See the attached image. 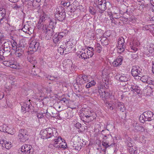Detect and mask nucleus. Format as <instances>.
Instances as JSON below:
<instances>
[{
	"label": "nucleus",
	"instance_id": "1",
	"mask_svg": "<svg viewBox=\"0 0 154 154\" xmlns=\"http://www.w3.org/2000/svg\"><path fill=\"white\" fill-rule=\"evenodd\" d=\"M79 115L81 120L86 123L93 121L96 118L95 113L88 109H85L84 111L82 110Z\"/></svg>",
	"mask_w": 154,
	"mask_h": 154
},
{
	"label": "nucleus",
	"instance_id": "2",
	"mask_svg": "<svg viewBox=\"0 0 154 154\" xmlns=\"http://www.w3.org/2000/svg\"><path fill=\"white\" fill-rule=\"evenodd\" d=\"M55 18L58 20L62 21L65 19V12L63 8L61 7L57 8L55 14Z\"/></svg>",
	"mask_w": 154,
	"mask_h": 154
},
{
	"label": "nucleus",
	"instance_id": "3",
	"mask_svg": "<svg viewBox=\"0 0 154 154\" xmlns=\"http://www.w3.org/2000/svg\"><path fill=\"white\" fill-rule=\"evenodd\" d=\"M142 71V69L139 66H133L132 68L131 74L135 79H138L140 78V75H143Z\"/></svg>",
	"mask_w": 154,
	"mask_h": 154
},
{
	"label": "nucleus",
	"instance_id": "4",
	"mask_svg": "<svg viewBox=\"0 0 154 154\" xmlns=\"http://www.w3.org/2000/svg\"><path fill=\"white\" fill-rule=\"evenodd\" d=\"M39 43L35 40H33L30 43L28 48V54H33L38 49Z\"/></svg>",
	"mask_w": 154,
	"mask_h": 154
},
{
	"label": "nucleus",
	"instance_id": "5",
	"mask_svg": "<svg viewBox=\"0 0 154 154\" xmlns=\"http://www.w3.org/2000/svg\"><path fill=\"white\" fill-rule=\"evenodd\" d=\"M39 29L44 31L45 32V36L47 39H50L54 33V29L47 28L46 25H43L41 28Z\"/></svg>",
	"mask_w": 154,
	"mask_h": 154
},
{
	"label": "nucleus",
	"instance_id": "6",
	"mask_svg": "<svg viewBox=\"0 0 154 154\" xmlns=\"http://www.w3.org/2000/svg\"><path fill=\"white\" fill-rule=\"evenodd\" d=\"M28 133L26 130L20 129L19 131L18 137L21 141L24 142L28 140Z\"/></svg>",
	"mask_w": 154,
	"mask_h": 154
},
{
	"label": "nucleus",
	"instance_id": "7",
	"mask_svg": "<svg viewBox=\"0 0 154 154\" xmlns=\"http://www.w3.org/2000/svg\"><path fill=\"white\" fill-rule=\"evenodd\" d=\"M86 145V142H85L83 139H80L78 142H74L72 145L71 148L72 149H75L79 151L82 146H85Z\"/></svg>",
	"mask_w": 154,
	"mask_h": 154
},
{
	"label": "nucleus",
	"instance_id": "8",
	"mask_svg": "<svg viewBox=\"0 0 154 154\" xmlns=\"http://www.w3.org/2000/svg\"><path fill=\"white\" fill-rule=\"evenodd\" d=\"M46 111V114L48 115V113L52 117L58 118V117H59V118H61L60 116L59 112L54 107H50Z\"/></svg>",
	"mask_w": 154,
	"mask_h": 154
},
{
	"label": "nucleus",
	"instance_id": "9",
	"mask_svg": "<svg viewBox=\"0 0 154 154\" xmlns=\"http://www.w3.org/2000/svg\"><path fill=\"white\" fill-rule=\"evenodd\" d=\"M32 151V146L30 145H24L21 148V154H31V152Z\"/></svg>",
	"mask_w": 154,
	"mask_h": 154
},
{
	"label": "nucleus",
	"instance_id": "10",
	"mask_svg": "<svg viewBox=\"0 0 154 154\" xmlns=\"http://www.w3.org/2000/svg\"><path fill=\"white\" fill-rule=\"evenodd\" d=\"M125 42V41L123 37H121L119 38L117 46L118 52L121 53L124 51L125 48V45H124Z\"/></svg>",
	"mask_w": 154,
	"mask_h": 154
},
{
	"label": "nucleus",
	"instance_id": "11",
	"mask_svg": "<svg viewBox=\"0 0 154 154\" xmlns=\"http://www.w3.org/2000/svg\"><path fill=\"white\" fill-rule=\"evenodd\" d=\"M76 81L78 85H83L89 82L88 76L86 75L82 76L80 75L76 77Z\"/></svg>",
	"mask_w": 154,
	"mask_h": 154
},
{
	"label": "nucleus",
	"instance_id": "12",
	"mask_svg": "<svg viewBox=\"0 0 154 154\" xmlns=\"http://www.w3.org/2000/svg\"><path fill=\"white\" fill-rule=\"evenodd\" d=\"M94 3L98 8L102 11H105L106 9V2L105 1L101 2V0L94 1Z\"/></svg>",
	"mask_w": 154,
	"mask_h": 154
},
{
	"label": "nucleus",
	"instance_id": "13",
	"mask_svg": "<svg viewBox=\"0 0 154 154\" xmlns=\"http://www.w3.org/2000/svg\"><path fill=\"white\" fill-rule=\"evenodd\" d=\"M49 19L46 14L44 13H43L41 16L40 18L38 24V29L41 28L42 26L44 25L42 23L43 22L45 21H47Z\"/></svg>",
	"mask_w": 154,
	"mask_h": 154
},
{
	"label": "nucleus",
	"instance_id": "14",
	"mask_svg": "<svg viewBox=\"0 0 154 154\" xmlns=\"http://www.w3.org/2000/svg\"><path fill=\"white\" fill-rule=\"evenodd\" d=\"M30 100L27 102L23 103L21 106V111L22 112L25 113L28 112L31 110V105L30 104Z\"/></svg>",
	"mask_w": 154,
	"mask_h": 154
},
{
	"label": "nucleus",
	"instance_id": "15",
	"mask_svg": "<svg viewBox=\"0 0 154 154\" xmlns=\"http://www.w3.org/2000/svg\"><path fill=\"white\" fill-rule=\"evenodd\" d=\"M6 9L4 7L0 8V24L4 23V20H6Z\"/></svg>",
	"mask_w": 154,
	"mask_h": 154
},
{
	"label": "nucleus",
	"instance_id": "16",
	"mask_svg": "<svg viewBox=\"0 0 154 154\" xmlns=\"http://www.w3.org/2000/svg\"><path fill=\"white\" fill-rule=\"evenodd\" d=\"M129 89L132 92L134 93L136 92L137 94L140 93L141 91L140 87L133 82L131 83V85H129Z\"/></svg>",
	"mask_w": 154,
	"mask_h": 154
},
{
	"label": "nucleus",
	"instance_id": "17",
	"mask_svg": "<svg viewBox=\"0 0 154 154\" xmlns=\"http://www.w3.org/2000/svg\"><path fill=\"white\" fill-rule=\"evenodd\" d=\"M46 130L47 132L48 136H51L50 138L53 137H56L58 135V134L55 128H47Z\"/></svg>",
	"mask_w": 154,
	"mask_h": 154
},
{
	"label": "nucleus",
	"instance_id": "18",
	"mask_svg": "<svg viewBox=\"0 0 154 154\" xmlns=\"http://www.w3.org/2000/svg\"><path fill=\"white\" fill-rule=\"evenodd\" d=\"M143 113L144 116L146 118V120L149 121L154 120V114L152 112L148 111Z\"/></svg>",
	"mask_w": 154,
	"mask_h": 154
},
{
	"label": "nucleus",
	"instance_id": "19",
	"mask_svg": "<svg viewBox=\"0 0 154 154\" xmlns=\"http://www.w3.org/2000/svg\"><path fill=\"white\" fill-rule=\"evenodd\" d=\"M123 57L121 56H119L112 63L114 66L117 67L120 65L122 63Z\"/></svg>",
	"mask_w": 154,
	"mask_h": 154
},
{
	"label": "nucleus",
	"instance_id": "20",
	"mask_svg": "<svg viewBox=\"0 0 154 154\" xmlns=\"http://www.w3.org/2000/svg\"><path fill=\"white\" fill-rule=\"evenodd\" d=\"M115 78L116 79L119 80L120 82H125L127 81L128 79L127 76L124 74L121 75H116L115 76Z\"/></svg>",
	"mask_w": 154,
	"mask_h": 154
},
{
	"label": "nucleus",
	"instance_id": "21",
	"mask_svg": "<svg viewBox=\"0 0 154 154\" xmlns=\"http://www.w3.org/2000/svg\"><path fill=\"white\" fill-rule=\"evenodd\" d=\"M48 21L49 22V23L48 25L47 26V27L54 29L56 23V20L54 19H48Z\"/></svg>",
	"mask_w": 154,
	"mask_h": 154
},
{
	"label": "nucleus",
	"instance_id": "22",
	"mask_svg": "<svg viewBox=\"0 0 154 154\" xmlns=\"http://www.w3.org/2000/svg\"><path fill=\"white\" fill-rule=\"evenodd\" d=\"M9 129H10L9 128V127L5 125H3L0 126V129H1V130H2V131L4 132H6L9 134H14V132H11L10 131V130H9Z\"/></svg>",
	"mask_w": 154,
	"mask_h": 154
},
{
	"label": "nucleus",
	"instance_id": "23",
	"mask_svg": "<svg viewBox=\"0 0 154 154\" xmlns=\"http://www.w3.org/2000/svg\"><path fill=\"white\" fill-rule=\"evenodd\" d=\"M63 64L66 68L70 69L72 67V63L70 59H67L64 61Z\"/></svg>",
	"mask_w": 154,
	"mask_h": 154
},
{
	"label": "nucleus",
	"instance_id": "24",
	"mask_svg": "<svg viewBox=\"0 0 154 154\" xmlns=\"http://www.w3.org/2000/svg\"><path fill=\"white\" fill-rule=\"evenodd\" d=\"M21 47H18L14 51H15V54L17 57H20L23 54L24 50Z\"/></svg>",
	"mask_w": 154,
	"mask_h": 154
},
{
	"label": "nucleus",
	"instance_id": "25",
	"mask_svg": "<svg viewBox=\"0 0 154 154\" xmlns=\"http://www.w3.org/2000/svg\"><path fill=\"white\" fill-rule=\"evenodd\" d=\"M117 106H116V107L120 110L122 112H124L125 109V108L124 105V104L120 102H117L116 103Z\"/></svg>",
	"mask_w": 154,
	"mask_h": 154
},
{
	"label": "nucleus",
	"instance_id": "26",
	"mask_svg": "<svg viewBox=\"0 0 154 154\" xmlns=\"http://www.w3.org/2000/svg\"><path fill=\"white\" fill-rule=\"evenodd\" d=\"M78 56L79 58L84 60H85L88 58V56L87 54L86 51L84 52L80 51V53L78 54Z\"/></svg>",
	"mask_w": 154,
	"mask_h": 154
},
{
	"label": "nucleus",
	"instance_id": "27",
	"mask_svg": "<svg viewBox=\"0 0 154 154\" xmlns=\"http://www.w3.org/2000/svg\"><path fill=\"white\" fill-rule=\"evenodd\" d=\"M10 43L9 42H5L2 45V47L5 51H11V48L10 47Z\"/></svg>",
	"mask_w": 154,
	"mask_h": 154
},
{
	"label": "nucleus",
	"instance_id": "28",
	"mask_svg": "<svg viewBox=\"0 0 154 154\" xmlns=\"http://www.w3.org/2000/svg\"><path fill=\"white\" fill-rule=\"evenodd\" d=\"M41 138L42 139H46L50 138V136H48V135L47 132L46 130L41 131Z\"/></svg>",
	"mask_w": 154,
	"mask_h": 154
},
{
	"label": "nucleus",
	"instance_id": "29",
	"mask_svg": "<svg viewBox=\"0 0 154 154\" xmlns=\"http://www.w3.org/2000/svg\"><path fill=\"white\" fill-rule=\"evenodd\" d=\"M102 145L106 149H107V148L109 147H113L115 146V143H112L111 142H106L102 141Z\"/></svg>",
	"mask_w": 154,
	"mask_h": 154
},
{
	"label": "nucleus",
	"instance_id": "30",
	"mask_svg": "<svg viewBox=\"0 0 154 154\" xmlns=\"http://www.w3.org/2000/svg\"><path fill=\"white\" fill-rule=\"evenodd\" d=\"M146 82L150 85L149 87L150 88L152 89L154 88V80H152V78L148 76Z\"/></svg>",
	"mask_w": 154,
	"mask_h": 154
},
{
	"label": "nucleus",
	"instance_id": "31",
	"mask_svg": "<svg viewBox=\"0 0 154 154\" xmlns=\"http://www.w3.org/2000/svg\"><path fill=\"white\" fill-rule=\"evenodd\" d=\"M134 128L137 131L143 132L144 131V128L143 127L139 125L137 123L134 124Z\"/></svg>",
	"mask_w": 154,
	"mask_h": 154
},
{
	"label": "nucleus",
	"instance_id": "32",
	"mask_svg": "<svg viewBox=\"0 0 154 154\" xmlns=\"http://www.w3.org/2000/svg\"><path fill=\"white\" fill-rule=\"evenodd\" d=\"M22 30L23 31L27 33H29V32H31L32 31V29L29 27L28 25H24Z\"/></svg>",
	"mask_w": 154,
	"mask_h": 154
},
{
	"label": "nucleus",
	"instance_id": "33",
	"mask_svg": "<svg viewBox=\"0 0 154 154\" xmlns=\"http://www.w3.org/2000/svg\"><path fill=\"white\" fill-rule=\"evenodd\" d=\"M61 38L62 37H60V36L57 35V33H56L54 35L53 37V41L55 44H57L59 42Z\"/></svg>",
	"mask_w": 154,
	"mask_h": 154
},
{
	"label": "nucleus",
	"instance_id": "34",
	"mask_svg": "<svg viewBox=\"0 0 154 154\" xmlns=\"http://www.w3.org/2000/svg\"><path fill=\"white\" fill-rule=\"evenodd\" d=\"M11 38L12 39V41H11V43L10 45H11L12 47V49L14 51L16 50V49H17V42L15 41L14 38L12 37Z\"/></svg>",
	"mask_w": 154,
	"mask_h": 154
},
{
	"label": "nucleus",
	"instance_id": "35",
	"mask_svg": "<svg viewBox=\"0 0 154 154\" xmlns=\"http://www.w3.org/2000/svg\"><path fill=\"white\" fill-rule=\"evenodd\" d=\"M62 142H60V143L56 146V147L57 148H61L65 149L67 147L66 143L64 142H63L62 140L61 141Z\"/></svg>",
	"mask_w": 154,
	"mask_h": 154
},
{
	"label": "nucleus",
	"instance_id": "36",
	"mask_svg": "<svg viewBox=\"0 0 154 154\" xmlns=\"http://www.w3.org/2000/svg\"><path fill=\"white\" fill-rule=\"evenodd\" d=\"M102 78L103 82H105V84H106V82H108L109 79V77L108 75V74H105L103 73L102 74Z\"/></svg>",
	"mask_w": 154,
	"mask_h": 154
},
{
	"label": "nucleus",
	"instance_id": "37",
	"mask_svg": "<svg viewBox=\"0 0 154 154\" xmlns=\"http://www.w3.org/2000/svg\"><path fill=\"white\" fill-rule=\"evenodd\" d=\"M100 41L102 44L103 45H106L108 44V40L106 37H103L102 38Z\"/></svg>",
	"mask_w": 154,
	"mask_h": 154
},
{
	"label": "nucleus",
	"instance_id": "38",
	"mask_svg": "<svg viewBox=\"0 0 154 154\" xmlns=\"http://www.w3.org/2000/svg\"><path fill=\"white\" fill-rule=\"evenodd\" d=\"M95 49L98 53H100L101 51L102 48L101 45L99 43H97L95 45Z\"/></svg>",
	"mask_w": 154,
	"mask_h": 154
},
{
	"label": "nucleus",
	"instance_id": "39",
	"mask_svg": "<svg viewBox=\"0 0 154 154\" xmlns=\"http://www.w3.org/2000/svg\"><path fill=\"white\" fill-rule=\"evenodd\" d=\"M60 102L63 105H66L69 103V101L66 98H63L60 100Z\"/></svg>",
	"mask_w": 154,
	"mask_h": 154
},
{
	"label": "nucleus",
	"instance_id": "40",
	"mask_svg": "<svg viewBox=\"0 0 154 154\" xmlns=\"http://www.w3.org/2000/svg\"><path fill=\"white\" fill-rule=\"evenodd\" d=\"M5 144L4 145L5 148L7 149H9L11 146V142H9L6 140H4L3 142Z\"/></svg>",
	"mask_w": 154,
	"mask_h": 154
},
{
	"label": "nucleus",
	"instance_id": "41",
	"mask_svg": "<svg viewBox=\"0 0 154 154\" xmlns=\"http://www.w3.org/2000/svg\"><path fill=\"white\" fill-rule=\"evenodd\" d=\"M88 82H89L86 85V87L87 88H89L91 86L94 85L96 84V82L94 80H92L90 82L89 81Z\"/></svg>",
	"mask_w": 154,
	"mask_h": 154
},
{
	"label": "nucleus",
	"instance_id": "42",
	"mask_svg": "<svg viewBox=\"0 0 154 154\" xmlns=\"http://www.w3.org/2000/svg\"><path fill=\"white\" fill-rule=\"evenodd\" d=\"M56 139H54V147H56V146H57L58 144V143L60 142V141L62 140V139L61 137H58L57 138V137H56Z\"/></svg>",
	"mask_w": 154,
	"mask_h": 154
},
{
	"label": "nucleus",
	"instance_id": "43",
	"mask_svg": "<svg viewBox=\"0 0 154 154\" xmlns=\"http://www.w3.org/2000/svg\"><path fill=\"white\" fill-rule=\"evenodd\" d=\"M66 47H65L64 51L65 54H67L71 51V49L69 45H66Z\"/></svg>",
	"mask_w": 154,
	"mask_h": 154
},
{
	"label": "nucleus",
	"instance_id": "44",
	"mask_svg": "<svg viewBox=\"0 0 154 154\" xmlns=\"http://www.w3.org/2000/svg\"><path fill=\"white\" fill-rule=\"evenodd\" d=\"M146 118L144 116V113L141 115L139 117V120L140 122L142 123L144 122L145 121H148V120H146Z\"/></svg>",
	"mask_w": 154,
	"mask_h": 154
},
{
	"label": "nucleus",
	"instance_id": "45",
	"mask_svg": "<svg viewBox=\"0 0 154 154\" xmlns=\"http://www.w3.org/2000/svg\"><path fill=\"white\" fill-rule=\"evenodd\" d=\"M140 76L139 79L143 82H146V81H147V79H148V76L147 75L143 76L142 75Z\"/></svg>",
	"mask_w": 154,
	"mask_h": 154
},
{
	"label": "nucleus",
	"instance_id": "46",
	"mask_svg": "<svg viewBox=\"0 0 154 154\" xmlns=\"http://www.w3.org/2000/svg\"><path fill=\"white\" fill-rule=\"evenodd\" d=\"M93 51H91L90 50L86 51L87 54V56H88V58H89V57H91L94 55V53Z\"/></svg>",
	"mask_w": 154,
	"mask_h": 154
},
{
	"label": "nucleus",
	"instance_id": "47",
	"mask_svg": "<svg viewBox=\"0 0 154 154\" xmlns=\"http://www.w3.org/2000/svg\"><path fill=\"white\" fill-rule=\"evenodd\" d=\"M128 149L129 152L131 154H134L136 151L135 147L133 146L129 148Z\"/></svg>",
	"mask_w": 154,
	"mask_h": 154
},
{
	"label": "nucleus",
	"instance_id": "48",
	"mask_svg": "<svg viewBox=\"0 0 154 154\" xmlns=\"http://www.w3.org/2000/svg\"><path fill=\"white\" fill-rule=\"evenodd\" d=\"M89 11L90 13L92 15H94L96 13V10L92 6L89 7Z\"/></svg>",
	"mask_w": 154,
	"mask_h": 154
},
{
	"label": "nucleus",
	"instance_id": "49",
	"mask_svg": "<svg viewBox=\"0 0 154 154\" xmlns=\"http://www.w3.org/2000/svg\"><path fill=\"white\" fill-rule=\"evenodd\" d=\"M28 60L30 62L32 63L33 64H34L35 63H36V62L35 60V59L33 57H32L30 58V57L28 56L27 57Z\"/></svg>",
	"mask_w": 154,
	"mask_h": 154
},
{
	"label": "nucleus",
	"instance_id": "50",
	"mask_svg": "<svg viewBox=\"0 0 154 154\" xmlns=\"http://www.w3.org/2000/svg\"><path fill=\"white\" fill-rule=\"evenodd\" d=\"M108 107L111 110H113L114 108L116 107V105L114 103H108Z\"/></svg>",
	"mask_w": 154,
	"mask_h": 154
},
{
	"label": "nucleus",
	"instance_id": "51",
	"mask_svg": "<svg viewBox=\"0 0 154 154\" xmlns=\"http://www.w3.org/2000/svg\"><path fill=\"white\" fill-rule=\"evenodd\" d=\"M79 2L76 1L75 0L72 4V5L75 9H76L79 6Z\"/></svg>",
	"mask_w": 154,
	"mask_h": 154
},
{
	"label": "nucleus",
	"instance_id": "52",
	"mask_svg": "<svg viewBox=\"0 0 154 154\" xmlns=\"http://www.w3.org/2000/svg\"><path fill=\"white\" fill-rule=\"evenodd\" d=\"M66 31L64 30L62 32H61L59 33H57V35H58L60 37H61L62 38L66 34Z\"/></svg>",
	"mask_w": 154,
	"mask_h": 154
},
{
	"label": "nucleus",
	"instance_id": "53",
	"mask_svg": "<svg viewBox=\"0 0 154 154\" xmlns=\"http://www.w3.org/2000/svg\"><path fill=\"white\" fill-rule=\"evenodd\" d=\"M99 95L100 97L103 98L105 97V91H104V90H103L102 91H98Z\"/></svg>",
	"mask_w": 154,
	"mask_h": 154
},
{
	"label": "nucleus",
	"instance_id": "54",
	"mask_svg": "<svg viewBox=\"0 0 154 154\" xmlns=\"http://www.w3.org/2000/svg\"><path fill=\"white\" fill-rule=\"evenodd\" d=\"M104 87L105 86L104 85L100 84L98 87V91L104 90Z\"/></svg>",
	"mask_w": 154,
	"mask_h": 154
},
{
	"label": "nucleus",
	"instance_id": "55",
	"mask_svg": "<svg viewBox=\"0 0 154 154\" xmlns=\"http://www.w3.org/2000/svg\"><path fill=\"white\" fill-rule=\"evenodd\" d=\"M120 15L119 14L116 13H113L112 16H113V19L114 18L118 19L120 17Z\"/></svg>",
	"mask_w": 154,
	"mask_h": 154
},
{
	"label": "nucleus",
	"instance_id": "56",
	"mask_svg": "<svg viewBox=\"0 0 154 154\" xmlns=\"http://www.w3.org/2000/svg\"><path fill=\"white\" fill-rule=\"evenodd\" d=\"M61 4L63 5L64 7H69V6L70 3L69 2H61Z\"/></svg>",
	"mask_w": 154,
	"mask_h": 154
},
{
	"label": "nucleus",
	"instance_id": "57",
	"mask_svg": "<svg viewBox=\"0 0 154 154\" xmlns=\"http://www.w3.org/2000/svg\"><path fill=\"white\" fill-rule=\"evenodd\" d=\"M58 50V52H60V53L61 54H63L64 53H65V50L64 49V48H59Z\"/></svg>",
	"mask_w": 154,
	"mask_h": 154
},
{
	"label": "nucleus",
	"instance_id": "58",
	"mask_svg": "<svg viewBox=\"0 0 154 154\" xmlns=\"http://www.w3.org/2000/svg\"><path fill=\"white\" fill-rule=\"evenodd\" d=\"M11 62L10 61H5L3 62V64L7 66L10 67L11 65Z\"/></svg>",
	"mask_w": 154,
	"mask_h": 154
},
{
	"label": "nucleus",
	"instance_id": "59",
	"mask_svg": "<svg viewBox=\"0 0 154 154\" xmlns=\"http://www.w3.org/2000/svg\"><path fill=\"white\" fill-rule=\"evenodd\" d=\"M10 67L12 68L15 69H17V65L12 62H11V65H10Z\"/></svg>",
	"mask_w": 154,
	"mask_h": 154
},
{
	"label": "nucleus",
	"instance_id": "60",
	"mask_svg": "<svg viewBox=\"0 0 154 154\" xmlns=\"http://www.w3.org/2000/svg\"><path fill=\"white\" fill-rule=\"evenodd\" d=\"M66 44H67V45H69L71 49L74 47L73 44L70 42H68Z\"/></svg>",
	"mask_w": 154,
	"mask_h": 154
},
{
	"label": "nucleus",
	"instance_id": "61",
	"mask_svg": "<svg viewBox=\"0 0 154 154\" xmlns=\"http://www.w3.org/2000/svg\"><path fill=\"white\" fill-rule=\"evenodd\" d=\"M75 126L76 128H77L80 129V128H81V125L78 122L75 124Z\"/></svg>",
	"mask_w": 154,
	"mask_h": 154
},
{
	"label": "nucleus",
	"instance_id": "62",
	"mask_svg": "<svg viewBox=\"0 0 154 154\" xmlns=\"http://www.w3.org/2000/svg\"><path fill=\"white\" fill-rule=\"evenodd\" d=\"M131 49L132 50L131 52H135L137 50V48L135 47H134V46H131Z\"/></svg>",
	"mask_w": 154,
	"mask_h": 154
},
{
	"label": "nucleus",
	"instance_id": "63",
	"mask_svg": "<svg viewBox=\"0 0 154 154\" xmlns=\"http://www.w3.org/2000/svg\"><path fill=\"white\" fill-rule=\"evenodd\" d=\"M37 116L38 119H42L43 117V114L40 113H37Z\"/></svg>",
	"mask_w": 154,
	"mask_h": 154
},
{
	"label": "nucleus",
	"instance_id": "64",
	"mask_svg": "<svg viewBox=\"0 0 154 154\" xmlns=\"http://www.w3.org/2000/svg\"><path fill=\"white\" fill-rule=\"evenodd\" d=\"M108 15L110 17V19L111 20H112L113 19V16H112L113 14H112L110 12L109 13H108Z\"/></svg>",
	"mask_w": 154,
	"mask_h": 154
}]
</instances>
